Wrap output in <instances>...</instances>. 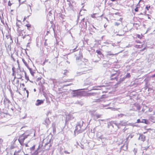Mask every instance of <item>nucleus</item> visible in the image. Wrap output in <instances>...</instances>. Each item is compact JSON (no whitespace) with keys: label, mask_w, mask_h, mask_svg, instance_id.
Instances as JSON below:
<instances>
[{"label":"nucleus","mask_w":155,"mask_h":155,"mask_svg":"<svg viewBox=\"0 0 155 155\" xmlns=\"http://www.w3.org/2000/svg\"><path fill=\"white\" fill-rule=\"evenodd\" d=\"M132 126H136V125H135L134 124H133V125H132Z\"/></svg>","instance_id":"nucleus-62"},{"label":"nucleus","mask_w":155,"mask_h":155,"mask_svg":"<svg viewBox=\"0 0 155 155\" xmlns=\"http://www.w3.org/2000/svg\"><path fill=\"white\" fill-rule=\"evenodd\" d=\"M66 62H67V63H68L69 64V62L68 61H66Z\"/></svg>","instance_id":"nucleus-53"},{"label":"nucleus","mask_w":155,"mask_h":155,"mask_svg":"<svg viewBox=\"0 0 155 155\" xmlns=\"http://www.w3.org/2000/svg\"><path fill=\"white\" fill-rule=\"evenodd\" d=\"M96 14H94L93 15H91V17L93 18H95L96 17L95 16V15Z\"/></svg>","instance_id":"nucleus-34"},{"label":"nucleus","mask_w":155,"mask_h":155,"mask_svg":"<svg viewBox=\"0 0 155 155\" xmlns=\"http://www.w3.org/2000/svg\"><path fill=\"white\" fill-rule=\"evenodd\" d=\"M30 134H24L20 136L18 140L21 145H23L24 144V140L27 138L28 136H29Z\"/></svg>","instance_id":"nucleus-4"},{"label":"nucleus","mask_w":155,"mask_h":155,"mask_svg":"<svg viewBox=\"0 0 155 155\" xmlns=\"http://www.w3.org/2000/svg\"><path fill=\"white\" fill-rule=\"evenodd\" d=\"M137 37H138V38H139L140 39L142 37V35H137Z\"/></svg>","instance_id":"nucleus-29"},{"label":"nucleus","mask_w":155,"mask_h":155,"mask_svg":"<svg viewBox=\"0 0 155 155\" xmlns=\"http://www.w3.org/2000/svg\"><path fill=\"white\" fill-rule=\"evenodd\" d=\"M22 61L25 66L28 68V67H29V66H28V64H27V63L26 62V61H25V60L24 59H22Z\"/></svg>","instance_id":"nucleus-22"},{"label":"nucleus","mask_w":155,"mask_h":155,"mask_svg":"<svg viewBox=\"0 0 155 155\" xmlns=\"http://www.w3.org/2000/svg\"><path fill=\"white\" fill-rule=\"evenodd\" d=\"M39 148V146H38V148L36 150L35 152L33 153L31 155H37L38 154V149Z\"/></svg>","instance_id":"nucleus-18"},{"label":"nucleus","mask_w":155,"mask_h":155,"mask_svg":"<svg viewBox=\"0 0 155 155\" xmlns=\"http://www.w3.org/2000/svg\"><path fill=\"white\" fill-rule=\"evenodd\" d=\"M12 5V4L9 1L8 2V5L9 6H11Z\"/></svg>","instance_id":"nucleus-35"},{"label":"nucleus","mask_w":155,"mask_h":155,"mask_svg":"<svg viewBox=\"0 0 155 155\" xmlns=\"http://www.w3.org/2000/svg\"><path fill=\"white\" fill-rule=\"evenodd\" d=\"M124 76L125 77V78H129L130 77L131 75L130 73H127V74L125 75Z\"/></svg>","instance_id":"nucleus-23"},{"label":"nucleus","mask_w":155,"mask_h":155,"mask_svg":"<svg viewBox=\"0 0 155 155\" xmlns=\"http://www.w3.org/2000/svg\"><path fill=\"white\" fill-rule=\"evenodd\" d=\"M132 110L134 111L139 110L140 109V105L138 104H135L133 106Z\"/></svg>","instance_id":"nucleus-7"},{"label":"nucleus","mask_w":155,"mask_h":155,"mask_svg":"<svg viewBox=\"0 0 155 155\" xmlns=\"http://www.w3.org/2000/svg\"><path fill=\"white\" fill-rule=\"evenodd\" d=\"M144 123L147 124H150L149 122L147 120L144 119Z\"/></svg>","instance_id":"nucleus-25"},{"label":"nucleus","mask_w":155,"mask_h":155,"mask_svg":"<svg viewBox=\"0 0 155 155\" xmlns=\"http://www.w3.org/2000/svg\"><path fill=\"white\" fill-rule=\"evenodd\" d=\"M48 144V143H45V146L46 145H47Z\"/></svg>","instance_id":"nucleus-54"},{"label":"nucleus","mask_w":155,"mask_h":155,"mask_svg":"<svg viewBox=\"0 0 155 155\" xmlns=\"http://www.w3.org/2000/svg\"><path fill=\"white\" fill-rule=\"evenodd\" d=\"M73 97L78 96H81L82 94L81 92L79 91L78 90H73L71 92Z\"/></svg>","instance_id":"nucleus-5"},{"label":"nucleus","mask_w":155,"mask_h":155,"mask_svg":"<svg viewBox=\"0 0 155 155\" xmlns=\"http://www.w3.org/2000/svg\"><path fill=\"white\" fill-rule=\"evenodd\" d=\"M119 74L117 72H116V73L114 74H111V80H114V79L116 80L117 81L118 76Z\"/></svg>","instance_id":"nucleus-6"},{"label":"nucleus","mask_w":155,"mask_h":155,"mask_svg":"<svg viewBox=\"0 0 155 155\" xmlns=\"http://www.w3.org/2000/svg\"><path fill=\"white\" fill-rule=\"evenodd\" d=\"M78 45H77L75 46V47L74 49H72V52H73L75 51H76V49L78 48Z\"/></svg>","instance_id":"nucleus-26"},{"label":"nucleus","mask_w":155,"mask_h":155,"mask_svg":"<svg viewBox=\"0 0 155 155\" xmlns=\"http://www.w3.org/2000/svg\"><path fill=\"white\" fill-rule=\"evenodd\" d=\"M27 68L29 70L31 74L32 75V76H34V74L35 73V70H33L31 68L29 67H28Z\"/></svg>","instance_id":"nucleus-11"},{"label":"nucleus","mask_w":155,"mask_h":155,"mask_svg":"<svg viewBox=\"0 0 155 155\" xmlns=\"http://www.w3.org/2000/svg\"><path fill=\"white\" fill-rule=\"evenodd\" d=\"M34 91H36V89H34Z\"/></svg>","instance_id":"nucleus-63"},{"label":"nucleus","mask_w":155,"mask_h":155,"mask_svg":"<svg viewBox=\"0 0 155 155\" xmlns=\"http://www.w3.org/2000/svg\"><path fill=\"white\" fill-rule=\"evenodd\" d=\"M85 27H87V25L86 22H85Z\"/></svg>","instance_id":"nucleus-50"},{"label":"nucleus","mask_w":155,"mask_h":155,"mask_svg":"<svg viewBox=\"0 0 155 155\" xmlns=\"http://www.w3.org/2000/svg\"><path fill=\"white\" fill-rule=\"evenodd\" d=\"M149 120H150L153 122V123H155V117L153 116H151L149 118Z\"/></svg>","instance_id":"nucleus-15"},{"label":"nucleus","mask_w":155,"mask_h":155,"mask_svg":"<svg viewBox=\"0 0 155 155\" xmlns=\"http://www.w3.org/2000/svg\"><path fill=\"white\" fill-rule=\"evenodd\" d=\"M13 155H20L19 154H15V153Z\"/></svg>","instance_id":"nucleus-48"},{"label":"nucleus","mask_w":155,"mask_h":155,"mask_svg":"<svg viewBox=\"0 0 155 155\" xmlns=\"http://www.w3.org/2000/svg\"><path fill=\"white\" fill-rule=\"evenodd\" d=\"M144 154L143 152L142 155H145V154Z\"/></svg>","instance_id":"nucleus-61"},{"label":"nucleus","mask_w":155,"mask_h":155,"mask_svg":"<svg viewBox=\"0 0 155 155\" xmlns=\"http://www.w3.org/2000/svg\"><path fill=\"white\" fill-rule=\"evenodd\" d=\"M144 119H142L141 120L140 123H144Z\"/></svg>","instance_id":"nucleus-42"},{"label":"nucleus","mask_w":155,"mask_h":155,"mask_svg":"<svg viewBox=\"0 0 155 155\" xmlns=\"http://www.w3.org/2000/svg\"><path fill=\"white\" fill-rule=\"evenodd\" d=\"M22 151H21V154H20V155H21V154H23L22 153Z\"/></svg>","instance_id":"nucleus-58"},{"label":"nucleus","mask_w":155,"mask_h":155,"mask_svg":"<svg viewBox=\"0 0 155 155\" xmlns=\"http://www.w3.org/2000/svg\"><path fill=\"white\" fill-rule=\"evenodd\" d=\"M21 151H22L21 150H19L17 152L15 153V154H19V153L21 152Z\"/></svg>","instance_id":"nucleus-30"},{"label":"nucleus","mask_w":155,"mask_h":155,"mask_svg":"<svg viewBox=\"0 0 155 155\" xmlns=\"http://www.w3.org/2000/svg\"><path fill=\"white\" fill-rule=\"evenodd\" d=\"M25 146H26V147H28V145L27 144H25Z\"/></svg>","instance_id":"nucleus-49"},{"label":"nucleus","mask_w":155,"mask_h":155,"mask_svg":"<svg viewBox=\"0 0 155 155\" xmlns=\"http://www.w3.org/2000/svg\"><path fill=\"white\" fill-rule=\"evenodd\" d=\"M26 93H27V97H28V93H29V92L28 91V90H26Z\"/></svg>","instance_id":"nucleus-44"},{"label":"nucleus","mask_w":155,"mask_h":155,"mask_svg":"<svg viewBox=\"0 0 155 155\" xmlns=\"http://www.w3.org/2000/svg\"><path fill=\"white\" fill-rule=\"evenodd\" d=\"M139 135L140 136L138 138V140L144 142L145 140V136L143 134H139Z\"/></svg>","instance_id":"nucleus-8"},{"label":"nucleus","mask_w":155,"mask_h":155,"mask_svg":"<svg viewBox=\"0 0 155 155\" xmlns=\"http://www.w3.org/2000/svg\"><path fill=\"white\" fill-rule=\"evenodd\" d=\"M64 153L66 154H69L70 153L69 152H68V151H67L66 150H64Z\"/></svg>","instance_id":"nucleus-33"},{"label":"nucleus","mask_w":155,"mask_h":155,"mask_svg":"<svg viewBox=\"0 0 155 155\" xmlns=\"http://www.w3.org/2000/svg\"><path fill=\"white\" fill-rule=\"evenodd\" d=\"M96 52L97 53V54L100 55V57L102 58L104 56L103 54H102L101 53V52L99 50H97L96 51Z\"/></svg>","instance_id":"nucleus-17"},{"label":"nucleus","mask_w":155,"mask_h":155,"mask_svg":"<svg viewBox=\"0 0 155 155\" xmlns=\"http://www.w3.org/2000/svg\"><path fill=\"white\" fill-rule=\"evenodd\" d=\"M84 19H82V21H84Z\"/></svg>","instance_id":"nucleus-64"},{"label":"nucleus","mask_w":155,"mask_h":155,"mask_svg":"<svg viewBox=\"0 0 155 155\" xmlns=\"http://www.w3.org/2000/svg\"><path fill=\"white\" fill-rule=\"evenodd\" d=\"M16 26L18 27V28H20V25H18V24L17 23H16Z\"/></svg>","instance_id":"nucleus-40"},{"label":"nucleus","mask_w":155,"mask_h":155,"mask_svg":"<svg viewBox=\"0 0 155 155\" xmlns=\"http://www.w3.org/2000/svg\"><path fill=\"white\" fill-rule=\"evenodd\" d=\"M12 70H13V73L12 74V75L13 76H15V74H14V70L13 69V68H12Z\"/></svg>","instance_id":"nucleus-39"},{"label":"nucleus","mask_w":155,"mask_h":155,"mask_svg":"<svg viewBox=\"0 0 155 155\" xmlns=\"http://www.w3.org/2000/svg\"><path fill=\"white\" fill-rule=\"evenodd\" d=\"M2 141V140L1 139H0V142H1Z\"/></svg>","instance_id":"nucleus-55"},{"label":"nucleus","mask_w":155,"mask_h":155,"mask_svg":"<svg viewBox=\"0 0 155 155\" xmlns=\"http://www.w3.org/2000/svg\"><path fill=\"white\" fill-rule=\"evenodd\" d=\"M4 102L5 105L6 104L8 105L9 103V100L8 99L5 98L4 99Z\"/></svg>","instance_id":"nucleus-13"},{"label":"nucleus","mask_w":155,"mask_h":155,"mask_svg":"<svg viewBox=\"0 0 155 155\" xmlns=\"http://www.w3.org/2000/svg\"><path fill=\"white\" fill-rule=\"evenodd\" d=\"M141 122V120L140 119H138L137 120V122L136 123H140Z\"/></svg>","instance_id":"nucleus-31"},{"label":"nucleus","mask_w":155,"mask_h":155,"mask_svg":"<svg viewBox=\"0 0 155 155\" xmlns=\"http://www.w3.org/2000/svg\"><path fill=\"white\" fill-rule=\"evenodd\" d=\"M150 8V6H147L146 7L145 9H147V10H149V8Z\"/></svg>","instance_id":"nucleus-32"},{"label":"nucleus","mask_w":155,"mask_h":155,"mask_svg":"<svg viewBox=\"0 0 155 155\" xmlns=\"http://www.w3.org/2000/svg\"><path fill=\"white\" fill-rule=\"evenodd\" d=\"M50 123V121L49 120L48 118H46L45 120L44 121V124L45 125H49Z\"/></svg>","instance_id":"nucleus-12"},{"label":"nucleus","mask_w":155,"mask_h":155,"mask_svg":"<svg viewBox=\"0 0 155 155\" xmlns=\"http://www.w3.org/2000/svg\"><path fill=\"white\" fill-rule=\"evenodd\" d=\"M35 145H34L32 147L30 148V149L31 152L35 149Z\"/></svg>","instance_id":"nucleus-24"},{"label":"nucleus","mask_w":155,"mask_h":155,"mask_svg":"<svg viewBox=\"0 0 155 155\" xmlns=\"http://www.w3.org/2000/svg\"><path fill=\"white\" fill-rule=\"evenodd\" d=\"M28 5L30 7H31V6L30 5Z\"/></svg>","instance_id":"nucleus-60"},{"label":"nucleus","mask_w":155,"mask_h":155,"mask_svg":"<svg viewBox=\"0 0 155 155\" xmlns=\"http://www.w3.org/2000/svg\"><path fill=\"white\" fill-rule=\"evenodd\" d=\"M20 1L21 0H18V1L20 4Z\"/></svg>","instance_id":"nucleus-59"},{"label":"nucleus","mask_w":155,"mask_h":155,"mask_svg":"<svg viewBox=\"0 0 155 155\" xmlns=\"http://www.w3.org/2000/svg\"><path fill=\"white\" fill-rule=\"evenodd\" d=\"M114 55V54H107V56H110V55L113 56Z\"/></svg>","instance_id":"nucleus-41"},{"label":"nucleus","mask_w":155,"mask_h":155,"mask_svg":"<svg viewBox=\"0 0 155 155\" xmlns=\"http://www.w3.org/2000/svg\"><path fill=\"white\" fill-rule=\"evenodd\" d=\"M44 100H42L38 99L36 101V102L35 103V105L36 106H39L44 103Z\"/></svg>","instance_id":"nucleus-9"},{"label":"nucleus","mask_w":155,"mask_h":155,"mask_svg":"<svg viewBox=\"0 0 155 155\" xmlns=\"http://www.w3.org/2000/svg\"><path fill=\"white\" fill-rule=\"evenodd\" d=\"M120 125H123V124L117 123L115 121H112L108 123L107 127L112 130L114 128L117 127L118 129L119 128Z\"/></svg>","instance_id":"nucleus-2"},{"label":"nucleus","mask_w":155,"mask_h":155,"mask_svg":"<svg viewBox=\"0 0 155 155\" xmlns=\"http://www.w3.org/2000/svg\"><path fill=\"white\" fill-rule=\"evenodd\" d=\"M34 136H35V131L34 132Z\"/></svg>","instance_id":"nucleus-57"},{"label":"nucleus","mask_w":155,"mask_h":155,"mask_svg":"<svg viewBox=\"0 0 155 155\" xmlns=\"http://www.w3.org/2000/svg\"><path fill=\"white\" fill-rule=\"evenodd\" d=\"M23 73V71L21 72L20 71L19 72H18L17 74V78L19 79H21L22 77V74Z\"/></svg>","instance_id":"nucleus-10"},{"label":"nucleus","mask_w":155,"mask_h":155,"mask_svg":"<svg viewBox=\"0 0 155 155\" xmlns=\"http://www.w3.org/2000/svg\"><path fill=\"white\" fill-rule=\"evenodd\" d=\"M83 123V121H82L77 122L76 128L74 131V133L75 135L76 134H78L83 132V130L81 129Z\"/></svg>","instance_id":"nucleus-3"},{"label":"nucleus","mask_w":155,"mask_h":155,"mask_svg":"<svg viewBox=\"0 0 155 155\" xmlns=\"http://www.w3.org/2000/svg\"><path fill=\"white\" fill-rule=\"evenodd\" d=\"M30 15L29 16H28V17L29 16H30L31 14V13H30Z\"/></svg>","instance_id":"nucleus-56"},{"label":"nucleus","mask_w":155,"mask_h":155,"mask_svg":"<svg viewBox=\"0 0 155 155\" xmlns=\"http://www.w3.org/2000/svg\"><path fill=\"white\" fill-rule=\"evenodd\" d=\"M120 24V23L117 22H115L114 23V25L115 26H118Z\"/></svg>","instance_id":"nucleus-27"},{"label":"nucleus","mask_w":155,"mask_h":155,"mask_svg":"<svg viewBox=\"0 0 155 155\" xmlns=\"http://www.w3.org/2000/svg\"><path fill=\"white\" fill-rule=\"evenodd\" d=\"M134 135L132 134H129V135L127 136V137L126 138V140H128L131 139L134 136Z\"/></svg>","instance_id":"nucleus-14"},{"label":"nucleus","mask_w":155,"mask_h":155,"mask_svg":"<svg viewBox=\"0 0 155 155\" xmlns=\"http://www.w3.org/2000/svg\"><path fill=\"white\" fill-rule=\"evenodd\" d=\"M126 79L125 78V77L124 76L123 78H121L120 79L119 81L118 82V84H119L121 82L123 81H124V80Z\"/></svg>","instance_id":"nucleus-19"},{"label":"nucleus","mask_w":155,"mask_h":155,"mask_svg":"<svg viewBox=\"0 0 155 155\" xmlns=\"http://www.w3.org/2000/svg\"><path fill=\"white\" fill-rule=\"evenodd\" d=\"M23 72L25 73V78L26 80H27V81H28L29 80V78L28 76L27 75L25 71H24V70H23Z\"/></svg>","instance_id":"nucleus-21"},{"label":"nucleus","mask_w":155,"mask_h":155,"mask_svg":"<svg viewBox=\"0 0 155 155\" xmlns=\"http://www.w3.org/2000/svg\"><path fill=\"white\" fill-rule=\"evenodd\" d=\"M25 26L27 27L28 29L29 30V28L31 27V25L29 24H26Z\"/></svg>","instance_id":"nucleus-28"},{"label":"nucleus","mask_w":155,"mask_h":155,"mask_svg":"<svg viewBox=\"0 0 155 155\" xmlns=\"http://www.w3.org/2000/svg\"><path fill=\"white\" fill-rule=\"evenodd\" d=\"M144 107H147V106H145V107H143V109H142V112H143L144 111H145V109H144Z\"/></svg>","instance_id":"nucleus-36"},{"label":"nucleus","mask_w":155,"mask_h":155,"mask_svg":"<svg viewBox=\"0 0 155 155\" xmlns=\"http://www.w3.org/2000/svg\"><path fill=\"white\" fill-rule=\"evenodd\" d=\"M74 118V117L71 115H69L66 116L67 119L68 120H71Z\"/></svg>","instance_id":"nucleus-16"},{"label":"nucleus","mask_w":155,"mask_h":155,"mask_svg":"<svg viewBox=\"0 0 155 155\" xmlns=\"http://www.w3.org/2000/svg\"><path fill=\"white\" fill-rule=\"evenodd\" d=\"M152 78L155 77V74H153V75H152Z\"/></svg>","instance_id":"nucleus-47"},{"label":"nucleus","mask_w":155,"mask_h":155,"mask_svg":"<svg viewBox=\"0 0 155 155\" xmlns=\"http://www.w3.org/2000/svg\"><path fill=\"white\" fill-rule=\"evenodd\" d=\"M133 151L134 153L135 154V153L137 152V149L134 148Z\"/></svg>","instance_id":"nucleus-38"},{"label":"nucleus","mask_w":155,"mask_h":155,"mask_svg":"<svg viewBox=\"0 0 155 155\" xmlns=\"http://www.w3.org/2000/svg\"><path fill=\"white\" fill-rule=\"evenodd\" d=\"M67 1L68 2V4L69 5V7L71 9L73 8V6L72 5L71 2L69 0H67Z\"/></svg>","instance_id":"nucleus-20"},{"label":"nucleus","mask_w":155,"mask_h":155,"mask_svg":"<svg viewBox=\"0 0 155 155\" xmlns=\"http://www.w3.org/2000/svg\"><path fill=\"white\" fill-rule=\"evenodd\" d=\"M75 103V104H81V105H82V104L81 103Z\"/></svg>","instance_id":"nucleus-45"},{"label":"nucleus","mask_w":155,"mask_h":155,"mask_svg":"<svg viewBox=\"0 0 155 155\" xmlns=\"http://www.w3.org/2000/svg\"><path fill=\"white\" fill-rule=\"evenodd\" d=\"M82 58V54L80 52H79L78 56H76V58L77 63L79 68L84 72L90 70L89 66L84 62L81 61V59Z\"/></svg>","instance_id":"nucleus-1"},{"label":"nucleus","mask_w":155,"mask_h":155,"mask_svg":"<svg viewBox=\"0 0 155 155\" xmlns=\"http://www.w3.org/2000/svg\"><path fill=\"white\" fill-rule=\"evenodd\" d=\"M134 10L135 12H137L138 11V8L136 7L134 9Z\"/></svg>","instance_id":"nucleus-37"},{"label":"nucleus","mask_w":155,"mask_h":155,"mask_svg":"<svg viewBox=\"0 0 155 155\" xmlns=\"http://www.w3.org/2000/svg\"><path fill=\"white\" fill-rule=\"evenodd\" d=\"M124 34H117V35H119V36H121L123 35Z\"/></svg>","instance_id":"nucleus-43"},{"label":"nucleus","mask_w":155,"mask_h":155,"mask_svg":"<svg viewBox=\"0 0 155 155\" xmlns=\"http://www.w3.org/2000/svg\"><path fill=\"white\" fill-rule=\"evenodd\" d=\"M26 36H27V35H25L23 37V38H25L26 37Z\"/></svg>","instance_id":"nucleus-46"},{"label":"nucleus","mask_w":155,"mask_h":155,"mask_svg":"<svg viewBox=\"0 0 155 155\" xmlns=\"http://www.w3.org/2000/svg\"><path fill=\"white\" fill-rule=\"evenodd\" d=\"M70 84H68V85H64V86H67L69 85Z\"/></svg>","instance_id":"nucleus-52"},{"label":"nucleus","mask_w":155,"mask_h":155,"mask_svg":"<svg viewBox=\"0 0 155 155\" xmlns=\"http://www.w3.org/2000/svg\"><path fill=\"white\" fill-rule=\"evenodd\" d=\"M30 10H31V12H32V9H31V7H30Z\"/></svg>","instance_id":"nucleus-51"}]
</instances>
